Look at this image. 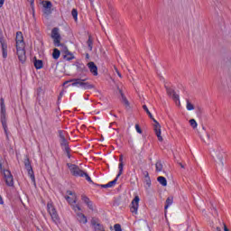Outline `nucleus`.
I'll use <instances>...</instances> for the list:
<instances>
[{
    "label": "nucleus",
    "mask_w": 231,
    "mask_h": 231,
    "mask_svg": "<svg viewBox=\"0 0 231 231\" xmlns=\"http://www.w3.org/2000/svg\"><path fill=\"white\" fill-rule=\"evenodd\" d=\"M24 38L23 32H16V53L20 62H25L26 60V51H24Z\"/></svg>",
    "instance_id": "f257e3e1"
},
{
    "label": "nucleus",
    "mask_w": 231,
    "mask_h": 231,
    "mask_svg": "<svg viewBox=\"0 0 231 231\" xmlns=\"http://www.w3.org/2000/svg\"><path fill=\"white\" fill-rule=\"evenodd\" d=\"M66 200L72 207L74 212H80L82 208L77 204V195L73 191H67Z\"/></svg>",
    "instance_id": "f03ea898"
},
{
    "label": "nucleus",
    "mask_w": 231,
    "mask_h": 231,
    "mask_svg": "<svg viewBox=\"0 0 231 231\" xmlns=\"http://www.w3.org/2000/svg\"><path fill=\"white\" fill-rule=\"evenodd\" d=\"M68 167L73 174V176H79L81 178H86L87 181H91V177L88 175V173L84 172L82 170H80L77 165L75 164H68Z\"/></svg>",
    "instance_id": "7ed1b4c3"
},
{
    "label": "nucleus",
    "mask_w": 231,
    "mask_h": 231,
    "mask_svg": "<svg viewBox=\"0 0 231 231\" xmlns=\"http://www.w3.org/2000/svg\"><path fill=\"white\" fill-rule=\"evenodd\" d=\"M69 81L65 82L64 84H68ZM69 82H72L71 86L73 88H81L82 89H91L93 88L92 85H90L88 82H84V79H70Z\"/></svg>",
    "instance_id": "20e7f679"
},
{
    "label": "nucleus",
    "mask_w": 231,
    "mask_h": 231,
    "mask_svg": "<svg viewBox=\"0 0 231 231\" xmlns=\"http://www.w3.org/2000/svg\"><path fill=\"white\" fill-rule=\"evenodd\" d=\"M47 210H48L53 223H55L56 225H59V223H60V218L59 217V214H57V210L53 207V203L48 202Z\"/></svg>",
    "instance_id": "39448f33"
},
{
    "label": "nucleus",
    "mask_w": 231,
    "mask_h": 231,
    "mask_svg": "<svg viewBox=\"0 0 231 231\" xmlns=\"http://www.w3.org/2000/svg\"><path fill=\"white\" fill-rule=\"evenodd\" d=\"M1 122L5 134H8V127L6 126V106L5 99H1Z\"/></svg>",
    "instance_id": "423d86ee"
},
{
    "label": "nucleus",
    "mask_w": 231,
    "mask_h": 231,
    "mask_svg": "<svg viewBox=\"0 0 231 231\" xmlns=\"http://www.w3.org/2000/svg\"><path fill=\"white\" fill-rule=\"evenodd\" d=\"M138 208H140V197L136 195L130 204V211L134 216H138Z\"/></svg>",
    "instance_id": "0eeeda50"
},
{
    "label": "nucleus",
    "mask_w": 231,
    "mask_h": 231,
    "mask_svg": "<svg viewBox=\"0 0 231 231\" xmlns=\"http://www.w3.org/2000/svg\"><path fill=\"white\" fill-rule=\"evenodd\" d=\"M0 45L2 48L3 57L4 59H6L8 57V42L3 34H0Z\"/></svg>",
    "instance_id": "6e6552de"
},
{
    "label": "nucleus",
    "mask_w": 231,
    "mask_h": 231,
    "mask_svg": "<svg viewBox=\"0 0 231 231\" xmlns=\"http://www.w3.org/2000/svg\"><path fill=\"white\" fill-rule=\"evenodd\" d=\"M215 156L218 162V165H220V167H224L225 162V151L222 148H217L215 151Z\"/></svg>",
    "instance_id": "1a4fd4ad"
},
{
    "label": "nucleus",
    "mask_w": 231,
    "mask_h": 231,
    "mask_svg": "<svg viewBox=\"0 0 231 231\" xmlns=\"http://www.w3.org/2000/svg\"><path fill=\"white\" fill-rule=\"evenodd\" d=\"M51 39L53 40L54 46H60V32L59 31V28L52 29Z\"/></svg>",
    "instance_id": "9d476101"
},
{
    "label": "nucleus",
    "mask_w": 231,
    "mask_h": 231,
    "mask_svg": "<svg viewBox=\"0 0 231 231\" xmlns=\"http://www.w3.org/2000/svg\"><path fill=\"white\" fill-rule=\"evenodd\" d=\"M153 122L154 134L160 142H163V137L162 136V125H160V123H158L156 119H153Z\"/></svg>",
    "instance_id": "9b49d317"
},
{
    "label": "nucleus",
    "mask_w": 231,
    "mask_h": 231,
    "mask_svg": "<svg viewBox=\"0 0 231 231\" xmlns=\"http://www.w3.org/2000/svg\"><path fill=\"white\" fill-rule=\"evenodd\" d=\"M4 178L6 183L7 187H14V176L12 175V172L8 170H4Z\"/></svg>",
    "instance_id": "f8f14e48"
},
{
    "label": "nucleus",
    "mask_w": 231,
    "mask_h": 231,
    "mask_svg": "<svg viewBox=\"0 0 231 231\" xmlns=\"http://www.w3.org/2000/svg\"><path fill=\"white\" fill-rule=\"evenodd\" d=\"M91 225H92L95 231H105L104 230V226L100 225V221L98 220V218L93 217L91 219Z\"/></svg>",
    "instance_id": "ddd939ff"
},
{
    "label": "nucleus",
    "mask_w": 231,
    "mask_h": 231,
    "mask_svg": "<svg viewBox=\"0 0 231 231\" xmlns=\"http://www.w3.org/2000/svg\"><path fill=\"white\" fill-rule=\"evenodd\" d=\"M75 212L77 214L76 216L77 221H79L80 225H86V223H88V217L80 211H75Z\"/></svg>",
    "instance_id": "4468645a"
},
{
    "label": "nucleus",
    "mask_w": 231,
    "mask_h": 231,
    "mask_svg": "<svg viewBox=\"0 0 231 231\" xmlns=\"http://www.w3.org/2000/svg\"><path fill=\"white\" fill-rule=\"evenodd\" d=\"M88 68L90 73H92V75H94V77H97L98 75V68L97 67V65H95V62H93V61L88 62Z\"/></svg>",
    "instance_id": "2eb2a0df"
},
{
    "label": "nucleus",
    "mask_w": 231,
    "mask_h": 231,
    "mask_svg": "<svg viewBox=\"0 0 231 231\" xmlns=\"http://www.w3.org/2000/svg\"><path fill=\"white\" fill-rule=\"evenodd\" d=\"M25 169L28 171V174H29L32 181H33V183H35V175L33 174V169H32V165H30L29 162H25Z\"/></svg>",
    "instance_id": "dca6fc26"
},
{
    "label": "nucleus",
    "mask_w": 231,
    "mask_h": 231,
    "mask_svg": "<svg viewBox=\"0 0 231 231\" xmlns=\"http://www.w3.org/2000/svg\"><path fill=\"white\" fill-rule=\"evenodd\" d=\"M82 201L88 207L89 210H95V205L88 197H82Z\"/></svg>",
    "instance_id": "f3484780"
},
{
    "label": "nucleus",
    "mask_w": 231,
    "mask_h": 231,
    "mask_svg": "<svg viewBox=\"0 0 231 231\" xmlns=\"http://www.w3.org/2000/svg\"><path fill=\"white\" fill-rule=\"evenodd\" d=\"M119 162H120L118 166L119 173L117 174V178H120V176H122V173L124 172V157L122 155L119 158Z\"/></svg>",
    "instance_id": "a211bd4d"
},
{
    "label": "nucleus",
    "mask_w": 231,
    "mask_h": 231,
    "mask_svg": "<svg viewBox=\"0 0 231 231\" xmlns=\"http://www.w3.org/2000/svg\"><path fill=\"white\" fill-rule=\"evenodd\" d=\"M174 199L172 197H168V199H166V205L164 207L165 212H167V209L169 208V207H171V205H172Z\"/></svg>",
    "instance_id": "6ab92c4d"
},
{
    "label": "nucleus",
    "mask_w": 231,
    "mask_h": 231,
    "mask_svg": "<svg viewBox=\"0 0 231 231\" xmlns=\"http://www.w3.org/2000/svg\"><path fill=\"white\" fill-rule=\"evenodd\" d=\"M157 181L162 185V187H167V179L165 177L160 176L157 178Z\"/></svg>",
    "instance_id": "aec40b11"
},
{
    "label": "nucleus",
    "mask_w": 231,
    "mask_h": 231,
    "mask_svg": "<svg viewBox=\"0 0 231 231\" xmlns=\"http://www.w3.org/2000/svg\"><path fill=\"white\" fill-rule=\"evenodd\" d=\"M117 180H118V175L116 176V178L114 180L108 182L107 184H105L103 187H104L105 189H108V188H111V187H115V185H116V181H117Z\"/></svg>",
    "instance_id": "412c9836"
},
{
    "label": "nucleus",
    "mask_w": 231,
    "mask_h": 231,
    "mask_svg": "<svg viewBox=\"0 0 231 231\" xmlns=\"http://www.w3.org/2000/svg\"><path fill=\"white\" fill-rule=\"evenodd\" d=\"M42 6H43V8H45V10H51L52 5H51V2H50V1H43Z\"/></svg>",
    "instance_id": "4be33fe9"
},
{
    "label": "nucleus",
    "mask_w": 231,
    "mask_h": 231,
    "mask_svg": "<svg viewBox=\"0 0 231 231\" xmlns=\"http://www.w3.org/2000/svg\"><path fill=\"white\" fill-rule=\"evenodd\" d=\"M34 67L36 68V69H42V60H36L34 61Z\"/></svg>",
    "instance_id": "5701e85b"
},
{
    "label": "nucleus",
    "mask_w": 231,
    "mask_h": 231,
    "mask_svg": "<svg viewBox=\"0 0 231 231\" xmlns=\"http://www.w3.org/2000/svg\"><path fill=\"white\" fill-rule=\"evenodd\" d=\"M186 109L188 111H194V105L189 100L186 101Z\"/></svg>",
    "instance_id": "b1692460"
},
{
    "label": "nucleus",
    "mask_w": 231,
    "mask_h": 231,
    "mask_svg": "<svg viewBox=\"0 0 231 231\" xmlns=\"http://www.w3.org/2000/svg\"><path fill=\"white\" fill-rule=\"evenodd\" d=\"M71 15L77 23L79 21V12L77 11V9H72Z\"/></svg>",
    "instance_id": "393cba45"
},
{
    "label": "nucleus",
    "mask_w": 231,
    "mask_h": 231,
    "mask_svg": "<svg viewBox=\"0 0 231 231\" xmlns=\"http://www.w3.org/2000/svg\"><path fill=\"white\" fill-rule=\"evenodd\" d=\"M155 168L157 172H162V171H163V164H162V162H157L155 164Z\"/></svg>",
    "instance_id": "a878e982"
},
{
    "label": "nucleus",
    "mask_w": 231,
    "mask_h": 231,
    "mask_svg": "<svg viewBox=\"0 0 231 231\" xmlns=\"http://www.w3.org/2000/svg\"><path fill=\"white\" fill-rule=\"evenodd\" d=\"M52 57L55 60L59 59V57H60V51H59L58 49H54L52 52Z\"/></svg>",
    "instance_id": "bb28decb"
},
{
    "label": "nucleus",
    "mask_w": 231,
    "mask_h": 231,
    "mask_svg": "<svg viewBox=\"0 0 231 231\" xmlns=\"http://www.w3.org/2000/svg\"><path fill=\"white\" fill-rule=\"evenodd\" d=\"M167 93L169 95H172V98H174V100H180V96H178V94L172 93L171 89L167 88Z\"/></svg>",
    "instance_id": "cd10ccee"
},
{
    "label": "nucleus",
    "mask_w": 231,
    "mask_h": 231,
    "mask_svg": "<svg viewBox=\"0 0 231 231\" xmlns=\"http://www.w3.org/2000/svg\"><path fill=\"white\" fill-rule=\"evenodd\" d=\"M143 109H144L151 120H154V117L152 116V114H151V111H149V108H147V106L143 105Z\"/></svg>",
    "instance_id": "c85d7f7f"
},
{
    "label": "nucleus",
    "mask_w": 231,
    "mask_h": 231,
    "mask_svg": "<svg viewBox=\"0 0 231 231\" xmlns=\"http://www.w3.org/2000/svg\"><path fill=\"white\" fill-rule=\"evenodd\" d=\"M189 125L192 127V129H197L198 128V122H196L195 119H190L189 120Z\"/></svg>",
    "instance_id": "c756f323"
},
{
    "label": "nucleus",
    "mask_w": 231,
    "mask_h": 231,
    "mask_svg": "<svg viewBox=\"0 0 231 231\" xmlns=\"http://www.w3.org/2000/svg\"><path fill=\"white\" fill-rule=\"evenodd\" d=\"M121 98L125 106H126V107H129V101L127 100L125 96H124L122 93H121Z\"/></svg>",
    "instance_id": "7c9ffc66"
},
{
    "label": "nucleus",
    "mask_w": 231,
    "mask_h": 231,
    "mask_svg": "<svg viewBox=\"0 0 231 231\" xmlns=\"http://www.w3.org/2000/svg\"><path fill=\"white\" fill-rule=\"evenodd\" d=\"M135 131L139 134H142L143 131H142V128H140V125H138V124L135 125Z\"/></svg>",
    "instance_id": "2f4dec72"
},
{
    "label": "nucleus",
    "mask_w": 231,
    "mask_h": 231,
    "mask_svg": "<svg viewBox=\"0 0 231 231\" xmlns=\"http://www.w3.org/2000/svg\"><path fill=\"white\" fill-rule=\"evenodd\" d=\"M114 230L115 231H122V226L119 224H116L114 226Z\"/></svg>",
    "instance_id": "473e14b6"
},
{
    "label": "nucleus",
    "mask_w": 231,
    "mask_h": 231,
    "mask_svg": "<svg viewBox=\"0 0 231 231\" xmlns=\"http://www.w3.org/2000/svg\"><path fill=\"white\" fill-rule=\"evenodd\" d=\"M146 185L148 187H151V179H149V174H146Z\"/></svg>",
    "instance_id": "72a5a7b5"
},
{
    "label": "nucleus",
    "mask_w": 231,
    "mask_h": 231,
    "mask_svg": "<svg viewBox=\"0 0 231 231\" xmlns=\"http://www.w3.org/2000/svg\"><path fill=\"white\" fill-rule=\"evenodd\" d=\"M4 5H5V0H0V8H3Z\"/></svg>",
    "instance_id": "f704fd0d"
},
{
    "label": "nucleus",
    "mask_w": 231,
    "mask_h": 231,
    "mask_svg": "<svg viewBox=\"0 0 231 231\" xmlns=\"http://www.w3.org/2000/svg\"><path fill=\"white\" fill-rule=\"evenodd\" d=\"M0 169H1V171H5V170H3V161L1 160V157H0Z\"/></svg>",
    "instance_id": "c9c22d12"
},
{
    "label": "nucleus",
    "mask_w": 231,
    "mask_h": 231,
    "mask_svg": "<svg viewBox=\"0 0 231 231\" xmlns=\"http://www.w3.org/2000/svg\"><path fill=\"white\" fill-rule=\"evenodd\" d=\"M0 205H5V201L3 200V197L0 195Z\"/></svg>",
    "instance_id": "e433bc0d"
},
{
    "label": "nucleus",
    "mask_w": 231,
    "mask_h": 231,
    "mask_svg": "<svg viewBox=\"0 0 231 231\" xmlns=\"http://www.w3.org/2000/svg\"><path fill=\"white\" fill-rule=\"evenodd\" d=\"M88 47L90 48V50H93V47L91 46V40H88Z\"/></svg>",
    "instance_id": "4c0bfd02"
},
{
    "label": "nucleus",
    "mask_w": 231,
    "mask_h": 231,
    "mask_svg": "<svg viewBox=\"0 0 231 231\" xmlns=\"http://www.w3.org/2000/svg\"><path fill=\"white\" fill-rule=\"evenodd\" d=\"M224 231H229L226 226H224Z\"/></svg>",
    "instance_id": "58836bf2"
},
{
    "label": "nucleus",
    "mask_w": 231,
    "mask_h": 231,
    "mask_svg": "<svg viewBox=\"0 0 231 231\" xmlns=\"http://www.w3.org/2000/svg\"><path fill=\"white\" fill-rule=\"evenodd\" d=\"M117 75H118V77H122V75L120 74V72H117Z\"/></svg>",
    "instance_id": "ea45409f"
},
{
    "label": "nucleus",
    "mask_w": 231,
    "mask_h": 231,
    "mask_svg": "<svg viewBox=\"0 0 231 231\" xmlns=\"http://www.w3.org/2000/svg\"><path fill=\"white\" fill-rule=\"evenodd\" d=\"M217 231H221V228H219V227H217Z\"/></svg>",
    "instance_id": "a19ab883"
},
{
    "label": "nucleus",
    "mask_w": 231,
    "mask_h": 231,
    "mask_svg": "<svg viewBox=\"0 0 231 231\" xmlns=\"http://www.w3.org/2000/svg\"><path fill=\"white\" fill-rule=\"evenodd\" d=\"M31 4L33 5V0H30Z\"/></svg>",
    "instance_id": "79ce46f5"
},
{
    "label": "nucleus",
    "mask_w": 231,
    "mask_h": 231,
    "mask_svg": "<svg viewBox=\"0 0 231 231\" xmlns=\"http://www.w3.org/2000/svg\"><path fill=\"white\" fill-rule=\"evenodd\" d=\"M180 167L183 169L184 168V166L182 165V164H180Z\"/></svg>",
    "instance_id": "37998d69"
},
{
    "label": "nucleus",
    "mask_w": 231,
    "mask_h": 231,
    "mask_svg": "<svg viewBox=\"0 0 231 231\" xmlns=\"http://www.w3.org/2000/svg\"><path fill=\"white\" fill-rule=\"evenodd\" d=\"M93 1H95V0H90L91 3H93Z\"/></svg>",
    "instance_id": "c03bdc74"
}]
</instances>
